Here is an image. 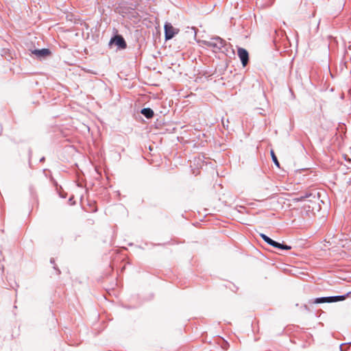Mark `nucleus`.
<instances>
[{
    "instance_id": "4468645a",
    "label": "nucleus",
    "mask_w": 351,
    "mask_h": 351,
    "mask_svg": "<svg viewBox=\"0 0 351 351\" xmlns=\"http://www.w3.org/2000/svg\"><path fill=\"white\" fill-rule=\"evenodd\" d=\"M96 210H97V209H96V208H94V209H93V210H92V211H93V212H95V211H96Z\"/></svg>"
},
{
    "instance_id": "f8f14e48",
    "label": "nucleus",
    "mask_w": 351,
    "mask_h": 351,
    "mask_svg": "<svg viewBox=\"0 0 351 351\" xmlns=\"http://www.w3.org/2000/svg\"><path fill=\"white\" fill-rule=\"evenodd\" d=\"M346 346V343H342L339 346V349H340V351H346L344 349H343V346Z\"/></svg>"
},
{
    "instance_id": "ddd939ff",
    "label": "nucleus",
    "mask_w": 351,
    "mask_h": 351,
    "mask_svg": "<svg viewBox=\"0 0 351 351\" xmlns=\"http://www.w3.org/2000/svg\"><path fill=\"white\" fill-rule=\"evenodd\" d=\"M243 224L245 225H247V226H250V223H243Z\"/></svg>"
},
{
    "instance_id": "20e7f679",
    "label": "nucleus",
    "mask_w": 351,
    "mask_h": 351,
    "mask_svg": "<svg viewBox=\"0 0 351 351\" xmlns=\"http://www.w3.org/2000/svg\"><path fill=\"white\" fill-rule=\"evenodd\" d=\"M165 40L173 38L179 32V29L174 27L170 23H165L164 26Z\"/></svg>"
},
{
    "instance_id": "0eeeda50",
    "label": "nucleus",
    "mask_w": 351,
    "mask_h": 351,
    "mask_svg": "<svg viewBox=\"0 0 351 351\" xmlns=\"http://www.w3.org/2000/svg\"><path fill=\"white\" fill-rule=\"evenodd\" d=\"M32 53L38 57H45L50 54V51L48 49H35Z\"/></svg>"
},
{
    "instance_id": "6e6552de",
    "label": "nucleus",
    "mask_w": 351,
    "mask_h": 351,
    "mask_svg": "<svg viewBox=\"0 0 351 351\" xmlns=\"http://www.w3.org/2000/svg\"><path fill=\"white\" fill-rule=\"evenodd\" d=\"M331 297H321V298H317L314 300L313 302L314 304H320V303H330L331 302Z\"/></svg>"
},
{
    "instance_id": "39448f33",
    "label": "nucleus",
    "mask_w": 351,
    "mask_h": 351,
    "mask_svg": "<svg viewBox=\"0 0 351 351\" xmlns=\"http://www.w3.org/2000/svg\"><path fill=\"white\" fill-rule=\"evenodd\" d=\"M237 54L241 61L242 65L245 66L249 61V53L244 48L239 47Z\"/></svg>"
},
{
    "instance_id": "f257e3e1",
    "label": "nucleus",
    "mask_w": 351,
    "mask_h": 351,
    "mask_svg": "<svg viewBox=\"0 0 351 351\" xmlns=\"http://www.w3.org/2000/svg\"><path fill=\"white\" fill-rule=\"evenodd\" d=\"M318 193L316 192H307L304 195H301L294 199L296 202H305L307 201L311 203L310 205H304V210L306 213L305 217L308 218L315 217L314 209L317 208L318 204L319 196Z\"/></svg>"
},
{
    "instance_id": "1a4fd4ad",
    "label": "nucleus",
    "mask_w": 351,
    "mask_h": 351,
    "mask_svg": "<svg viewBox=\"0 0 351 351\" xmlns=\"http://www.w3.org/2000/svg\"><path fill=\"white\" fill-rule=\"evenodd\" d=\"M141 114L147 119H150L154 116V111L149 108H145L141 110Z\"/></svg>"
},
{
    "instance_id": "9b49d317",
    "label": "nucleus",
    "mask_w": 351,
    "mask_h": 351,
    "mask_svg": "<svg viewBox=\"0 0 351 351\" xmlns=\"http://www.w3.org/2000/svg\"><path fill=\"white\" fill-rule=\"evenodd\" d=\"M270 153H271V156L272 158V160H273L274 163L275 164L276 166L279 167H280V163H279V162H278V159H277V158H276L274 151L271 150Z\"/></svg>"
},
{
    "instance_id": "423d86ee",
    "label": "nucleus",
    "mask_w": 351,
    "mask_h": 351,
    "mask_svg": "<svg viewBox=\"0 0 351 351\" xmlns=\"http://www.w3.org/2000/svg\"><path fill=\"white\" fill-rule=\"evenodd\" d=\"M110 43H114L120 49H125L127 45L124 38L121 36H115L111 39Z\"/></svg>"
},
{
    "instance_id": "7ed1b4c3",
    "label": "nucleus",
    "mask_w": 351,
    "mask_h": 351,
    "mask_svg": "<svg viewBox=\"0 0 351 351\" xmlns=\"http://www.w3.org/2000/svg\"><path fill=\"white\" fill-rule=\"evenodd\" d=\"M260 237L263 239L265 242L274 247L285 250H289L291 249V246L275 241L263 233H261Z\"/></svg>"
},
{
    "instance_id": "2eb2a0df",
    "label": "nucleus",
    "mask_w": 351,
    "mask_h": 351,
    "mask_svg": "<svg viewBox=\"0 0 351 351\" xmlns=\"http://www.w3.org/2000/svg\"><path fill=\"white\" fill-rule=\"evenodd\" d=\"M50 262H51V263H53V259H51V260H50Z\"/></svg>"
},
{
    "instance_id": "9d476101",
    "label": "nucleus",
    "mask_w": 351,
    "mask_h": 351,
    "mask_svg": "<svg viewBox=\"0 0 351 351\" xmlns=\"http://www.w3.org/2000/svg\"><path fill=\"white\" fill-rule=\"evenodd\" d=\"M348 294L342 295L330 296L332 298L331 302L342 301L346 298Z\"/></svg>"
},
{
    "instance_id": "f03ea898",
    "label": "nucleus",
    "mask_w": 351,
    "mask_h": 351,
    "mask_svg": "<svg viewBox=\"0 0 351 351\" xmlns=\"http://www.w3.org/2000/svg\"><path fill=\"white\" fill-rule=\"evenodd\" d=\"M203 43L207 47L212 49V50L217 53L220 51L226 45V41L219 36H215L210 38L209 40H204Z\"/></svg>"
}]
</instances>
